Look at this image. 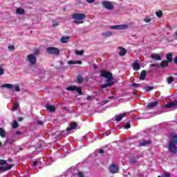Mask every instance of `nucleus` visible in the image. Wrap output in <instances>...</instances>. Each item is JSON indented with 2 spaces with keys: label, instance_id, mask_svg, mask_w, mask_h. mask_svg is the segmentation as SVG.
<instances>
[{
  "label": "nucleus",
  "instance_id": "4468645a",
  "mask_svg": "<svg viewBox=\"0 0 177 177\" xmlns=\"http://www.w3.org/2000/svg\"><path fill=\"white\" fill-rule=\"evenodd\" d=\"M78 127V124L77 122H73L69 127L66 129L67 132H70V131H73V129H75Z\"/></svg>",
  "mask_w": 177,
  "mask_h": 177
},
{
  "label": "nucleus",
  "instance_id": "5fc2aeb1",
  "mask_svg": "<svg viewBox=\"0 0 177 177\" xmlns=\"http://www.w3.org/2000/svg\"><path fill=\"white\" fill-rule=\"evenodd\" d=\"M57 26H59V23H55L53 25V27H57Z\"/></svg>",
  "mask_w": 177,
  "mask_h": 177
},
{
  "label": "nucleus",
  "instance_id": "7ed1b4c3",
  "mask_svg": "<svg viewBox=\"0 0 177 177\" xmlns=\"http://www.w3.org/2000/svg\"><path fill=\"white\" fill-rule=\"evenodd\" d=\"M101 75L102 77H104L105 78H106V84H109L110 86H111V85H114V82H113V73H109L105 71H102Z\"/></svg>",
  "mask_w": 177,
  "mask_h": 177
},
{
  "label": "nucleus",
  "instance_id": "79ce46f5",
  "mask_svg": "<svg viewBox=\"0 0 177 177\" xmlns=\"http://www.w3.org/2000/svg\"><path fill=\"white\" fill-rule=\"evenodd\" d=\"M107 86H110V84H104L102 85V88L104 89V88H107Z\"/></svg>",
  "mask_w": 177,
  "mask_h": 177
},
{
  "label": "nucleus",
  "instance_id": "aec40b11",
  "mask_svg": "<svg viewBox=\"0 0 177 177\" xmlns=\"http://www.w3.org/2000/svg\"><path fill=\"white\" fill-rule=\"evenodd\" d=\"M146 74H147V73L146 72V71H142L140 74V80L141 81H145V78H146Z\"/></svg>",
  "mask_w": 177,
  "mask_h": 177
},
{
  "label": "nucleus",
  "instance_id": "37998d69",
  "mask_svg": "<svg viewBox=\"0 0 177 177\" xmlns=\"http://www.w3.org/2000/svg\"><path fill=\"white\" fill-rule=\"evenodd\" d=\"M41 163L38 162V161L33 162L34 167H38Z\"/></svg>",
  "mask_w": 177,
  "mask_h": 177
},
{
  "label": "nucleus",
  "instance_id": "f03ea898",
  "mask_svg": "<svg viewBox=\"0 0 177 177\" xmlns=\"http://www.w3.org/2000/svg\"><path fill=\"white\" fill-rule=\"evenodd\" d=\"M73 19H74L73 23L75 24H84V20L86 19V15L82 13H76L73 15Z\"/></svg>",
  "mask_w": 177,
  "mask_h": 177
},
{
  "label": "nucleus",
  "instance_id": "c85d7f7f",
  "mask_svg": "<svg viewBox=\"0 0 177 177\" xmlns=\"http://www.w3.org/2000/svg\"><path fill=\"white\" fill-rule=\"evenodd\" d=\"M167 66H168V61L167 60L162 61V62L160 63V66L164 68V67H167Z\"/></svg>",
  "mask_w": 177,
  "mask_h": 177
},
{
  "label": "nucleus",
  "instance_id": "cd10ccee",
  "mask_svg": "<svg viewBox=\"0 0 177 177\" xmlns=\"http://www.w3.org/2000/svg\"><path fill=\"white\" fill-rule=\"evenodd\" d=\"M166 59H167V62L169 63H171L172 62V54L169 53L166 55Z\"/></svg>",
  "mask_w": 177,
  "mask_h": 177
},
{
  "label": "nucleus",
  "instance_id": "a18cd8bd",
  "mask_svg": "<svg viewBox=\"0 0 177 177\" xmlns=\"http://www.w3.org/2000/svg\"><path fill=\"white\" fill-rule=\"evenodd\" d=\"M125 129H129L131 128V124H127L124 125Z\"/></svg>",
  "mask_w": 177,
  "mask_h": 177
},
{
  "label": "nucleus",
  "instance_id": "dca6fc26",
  "mask_svg": "<svg viewBox=\"0 0 177 177\" xmlns=\"http://www.w3.org/2000/svg\"><path fill=\"white\" fill-rule=\"evenodd\" d=\"M157 104H158V101H156V102H151L149 103L147 107V109H154V107L157 106Z\"/></svg>",
  "mask_w": 177,
  "mask_h": 177
},
{
  "label": "nucleus",
  "instance_id": "c756f323",
  "mask_svg": "<svg viewBox=\"0 0 177 177\" xmlns=\"http://www.w3.org/2000/svg\"><path fill=\"white\" fill-rule=\"evenodd\" d=\"M19 102H15L14 103V106H13V109H12V111H16L19 109Z\"/></svg>",
  "mask_w": 177,
  "mask_h": 177
},
{
  "label": "nucleus",
  "instance_id": "20e7f679",
  "mask_svg": "<svg viewBox=\"0 0 177 177\" xmlns=\"http://www.w3.org/2000/svg\"><path fill=\"white\" fill-rule=\"evenodd\" d=\"M46 52L50 55H57V56L60 55V50L55 47H48L46 48Z\"/></svg>",
  "mask_w": 177,
  "mask_h": 177
},
{
  "label": "nucleus",
  "instance_id": "473e14b6",
  "mask_svg": "<svg viewBox=\"0 0 177 177\" xmlns=\"http://www.w3.org/2000/svg\"><path fill=\"white\" fill-rule=\"evenodd\" d=\"M156 15L157 17H162V12L161 10L156 11Z\"/></svg>",
  "mask_w": 177,
  "mask_h": 177
},
{
  "label": "nucleus",
  "instance_id": "4c0bfd02",
  "mask_svg": "<svg viewBox=\"0 0 177 177\" xmlns=\"http://www.w3.org/2000/svg\"><path fill=\"white\" fill-rule=\"evenodd\" d=\"M144 21L145 23H150V21H151V19L149 17H147V18L144 19Z\"/></svg>",
  "mask_w": 177,
  "mask_h": 177
},
{
  "label": "nucleus",
  "instance_id": "864d4df0",
  "mask_svg": "<svg viewBox=\"0 0 177 177\" xmlns=\"http://www.w3.org/2000/svg\"><path fill=\"white\" fill-rule=\"evenodd\" d=\"M75 63H76L75 64H82V61H77V62H76Z\"/></svg>",
  "mask_w": 177,
  "mask_h": 177
},
{
  "label": "nucleus",
  "instance_id": "0e129e2a",
  "mask_svg": "<svg viewBox=\"0 0 177 177\" xmlns=\"http://www.w3.org/2000/svg\"><path fill=\"white\" fill-rule=\"evenodd\" d=\"M19 150H21V151H23V148H20Z\"/></svg>",
  "mask_w": 177,
  "mask_h": 177
},
{
  "label": "nucleus",
  "instance_id": "6e6552de",
  "mask_svg": "<svg viewBox=\"0 0 177 177\" xmlns=\"http://www.w3.org/2000/svg\"><path fill=\"white\" fill-rule=\"evenodd\" d=\"M129 28V26L127 24L110 26V28H111L112 30H127V28Z\"/></svg>",
  "mask_w": 177,
  "mask_h": 177
},
{
  "label": "nucleus",
  "instance_id": "6ab92c4d",
  "mask_svg": "<svg viewBox=\"0 0 177 177\" xmlns=\"http://www.w3.org/2000/svg\"><path fill=\"white\" fill-rule=\"evenodd\" d=\"M127 115V113H124L122 114H120L115 117V121H121L124 117Z\"/></svg>",
  "mask_w": 177,
  "mask_h": 177
},
{
  "label": "nucleus",
  "instance_id": "1a4fd4ad",
  "mask_svg": "<svg viewBox=\"0 0 177 177\" xmlns=\"http://www.w3.org/2000/svg\"><path fill=\"white\" fill-rule=\"evenodd\" d=\"M109 171L111 172V174H117L118 173V166L115 165H111L109 166Z\"/></svg>",
  "mask_w": 177,
  "mask_h": 177
},
{
  "label": "nucleus",
  "instance_id": "c03bdc74",
  "mask_svg": "<svg viewBox=\"0 0 177 177\" xmlns=\"http://www.w3.org/2000/svg\"><path fill=\"white\" fill-rule=\"evenodd\" d=\"M8 49L10 50H15V46H13V45L9 46Z\"/></svg>",
  "mask_w": 177,
  "mask_h": 177
},
{
  "label": "nucleus",
  "instance_id": "9d476101",
  "mask_svg": "<svg viewBox=\"0 0 177 177\" xmlns=\"http://www.w3.org/2000/svg\"><path fill=\"white\" fill-rule=\"evenodd\" d=\"M177 106V100H174L173 102H171L169 104H167L165 105V109H172V107H176Z\"/></svg>",
  "mask_w": 177,
  "mask_h": 177
},
{
  "label": "nucleus",
  "instance_id": "a19ab883",
  "mask_svg": "<svg viewBox=\"0 0 177 177\" xmlns=\"http://www.w3.org/2000/svg\"><path fill=\"white\" fill-rule=\"evenodd\" d=\"M5 164H6V160H0V165H5Z\"/></svg>",
  "mask_w": 177,
  "mask_h": 177
},
{
  "label": "nucleus",
  "instance_id": "f704fd0d",
  "mask_svg": "<svg viewBox=\"0 0 177 177\" xmlns=\"http://www.w3.org/2000/svg\"><path fill=\"white\" fill-rule=\"evenodd\" d=\"M5 74V70L2 67V65H0V76L3 75Z\"/></svg>",
  "mask_w": 177,
  "mask_h": 177
},
{
  "label": "nucleus",
  "instance_id": "f3484780",
  "mask_svg": "<svg viewBox=\"0 0 177 177\" xmlns=\"http://www.w3.org/2000/svg\"><path fill=\"white\" fill-rule=\"evenodd\" d=\"M151 57L153 60H158V61L161 60V55L158 54H151Z\"/></svg>",
  "mask_w": 177,
  "mask_h": 177
},
{
  "label": "nucleus",
  "instance_id": "e433bc0d",
  "mask_svg": "<svg viewBox=\"0 0 177 177\" xmlns=\"http://www.w3.org/2000/svg\"><path fill=\"white\" fill-rule=\"evenodd\" d=\"M13 88H15L16 92H20V87L19 86V85H16L15 86H14Z\"/></svg>",
  "mask_w": 177,
  "mask_h": 177
},
{
  "label": "nucleus",
  "instance_id": "8fccbe9b",
  "mask_svg": "<svg viewBox=\"0 0 177 177\" xmlns=\"http://www.w3.org/2000/svg\"><path fill=\"white\" fill-rule=\"evenodd\" d=\"M68 64H70V65H71V64H75V62H73V61H68Z\"/></svg>",
  "mask_w": 177,
  "mask_h": 177
},
{
  "label": "nucleus",
  "instance_id": "f8f14e48",
  "mask_svg": "<svg viewBox=\"0 0 177 177\" xmlns=\"http://www.w3.org/2000/svg\"><path fill=\"white\" fill-rule=\"evenodd\" d=\"M46 109L50 113H55V111H56V108L55 107V106L50 104H46Z\"/></svg>",
  "mask_w": 177,
  "mask_h": 177
},
{
  "label": "nucleus",
  "instance_id": "2f4dec72",
  "mask_svg": "<svg viewBox=\"0 0 177 177\" xmlns=\"http://www.w3.org/2000/svg\"><path fill=\"white\" fill-rule=\"evenodd\" d=\"M77 81L79 84H82V82H84V77H82V76H78L77 77Z\"/></svg>",
  "mask_w": 177,
  "mask_h": 177
},
{
  "label": "nucleus",
  "instance_id": "58836bf2",
  "mask_svg": "<svg viewBox=\"0 0 177 177\" xmlns=\"http://www.w3.org/2000/svg\"><path fill=\"white\" fill-rule=\"evenodd\" d=\"M165 177H171V173L165 171L164 172Z\"/></svg>",
  "mask_w": 177,
  "mask_h": 177
},
{
  "label": "nucleus",
  "instance_id": "ddd939ff",
  "mask_svg": "<svg viewBox=\"0 0 177 177\" xmlns=\"http://www.w3.org/2000/svg\"><path fill=\"white\" fill-rule=\"evenodd\" d=\"M149 145H151V140H142V141H140L138 143V146H140V147L149 146Z\"/></svg>",
  "mask_w": 177,
  "mask_h": 177
},
{
  "label": "nucleus",
  "instance_id": "393cba45",
  "mask_svg": "<svg viewBox=\"0 0 177 177\" xmlns=\"http://www.w3.org/2000/svg\"><path fill=\"white\" fill-rule=\"evenodd\" d=\"M0 136L1 138H5L6 136V132L3 128L0 127Z\"/></svg>",
  "mask_w": 177,
  "mask_h": 177
},
{
  "label": "nucleus",
  "instance_id": "052dcab7",
  "mask_svg": "<svg viewBox=\"0 0 177 177\" xmlns=\"http://www.w3.org/2000/svg\"><path fill=\"white\" fill-rule=\"evenodd\" d=\"M109 99H114V96L109 97Z\"/></svg>",
  "mask_w": 177,
  "mask_h": 177
},
{
  "label": "nucleus",
  "instance_id": "6e6d98bb",
  "mask_svg": "<svg viewBox=\"0 0 177 177\" xmlns=\"http://www.w3.org/2000/svg\"><path fill=\"white\" fill-rule=\"evenodd\" d=\"M15 135H21V132L20 131H16Z\"/></svg>",
  "mask_w": 177,
  "mask_h": 177
},
{
  "label": "nucleus",
  "instance_id": "f257e3e1",
  "mask_svg": "<svg viewBox=\"0 0 177 177\" xmlns=\"http://www.w3.org/2000/svg\"><path fill=\"white\" fill-rule=\"evenodd\" d=\"M177 136L174 135L171 136V140L169 144V150L171 154H176L177 153Z\"/></svg>",
  "mask_w": 177,
  "mask_h": 177
},
{
  "label": "nucleus",
  "instance_id": "423d86ee",
  "mask_svg": "<svg viewBox=\"0 0 177 177\" xmlns=\"http://www.w3.org/2000/svg\"><path fill=\"white\" fill-rule=\"evenodd\" d=\"M66 91H76L79 95H82V88L81 87H77L75 86H69L66 87Z\"/></svg>",
  "mask_w": 177,
  "mask_h": 177
},
{
  "label": "nucleus",
  "instance_id": "bb28decb",
  "mask_svg": "<svg viewBox=\"0 0 177 177\" xmlns=\"http://www.w3.org/2000/svg\"><path fill=\"white\" fill-rule=\"evenodd\" d=\"M167 84H172V82H174V81H175V79L174 78V77L170 76L167 78Z\"/></svg>",
  "mask_w": 177,
  "mask_h": 177
},
{
  "label": "nucleus",
  "instance_id": "49530a36",
  "mask_svg": "<svg viewBox=\"0 0 177 177\" xmlns=\"http://www.w3.org/2000/svg\"><path fill=\"white\" fill-rule=\"evenodd\" d=\"M132 86L133 88H138V86H139V84L134 83V84H132Z\"/></svg>",
  "mask_w": 177,
  "mask_h": 177
},
{
  "label": "nucleus",
  "instance_id": "a878e982",
  "mask_svg": "<svg viewBox=\"0 0 177 177\" xmlns=\"http://www.w3.org/2000/svg\"><path fill=\"white\" fill-rule=\"evenodd\" d=\"M15 143V140L12 138H7L6 140V145H13Z\"/></svg>",
  "mask_w": 177,
  "mask_h": 177
},
{
  "label": "nucleus",
  "instance_id": "5701e85b",
  "mask_svg": "<svg viewBox=\"0 0 177 177\" xmlns=\"http://www.w3.org/2000/svg\"><path fill=\"white\" fill-rule=\"evenodd\" d=\"M16 13L17 15H24L25 13L24 9L21 8H17Z\"/></svg>",
  "mask_w": 177,
  "mask_h": 177
},
{
  "label": "nucleus",
  "instance_id": "13d9d810",
  "mask_svg": "<svg viewBox=\"0 0 177 177\" xmlns=\"http://www.w3.org/2000/svg\"><path fill=\"white\" fill-rule=\"evenodd\" d=\"M174 62L176 63V64H177V57L174 58Z\"/></svg>",
  "mask_w": 177,
  "mask_h": 177
},
{
  "label": "nucleus",
  "instance_id": "e2e57ef3",
  "mask_svg": "<svg viewBox=\"0 0 177 177\" xmlns=\"http://www.w3.org/2000/svg\"><path fill=\"white\" fill-rule=\"evenodd\" d=\"M94 68H97V66L94 65Z\"/></svg>",
  "mask_w": 177,
  "mask_h": 177
},
{
  "label": "nucleus",
  "instance_id": "774afa93",
  "mask_svg": "<svg viewBox=\"0 0 177 177\" xmlns=\"http://www.w3.org/2000/svg\"><path fill=\"white\" fill-rule=\"evenodd\" d=\"M0 171H2V169H1V167H0Z\"/></svg>",
  "mask_w": 177,
  "mask_h": 177
},
{
  "label": "nucleus",
  "instance_id": "69168bd1",
  "mask_svg": "<svg viewBox=\"0 0 177 177\" xmlns=\"http://www.w3.org/2000/svg\"><path fill=\"white\" fill-rule=\"evenodd\" d=\"M1 146H2V142H0V147H1Z\"/></svg>",
  "mask_w": 177,
  "mask_h": 177
},
{
  "label": "nucleus",
  "instance_id": "bf43d9fd",
  "mask_svg": "<svg viewBox=\"0 0 177 177\" xmlns=\"http://www.w3.org/2000/svg\"><path fill=\"white\" fill-rule=\"evenodd\" d=\"M18 121H23V118H18Z\"/></svg>",
  "mask_w": 177,
  "mask_h": 177
},
{
  "label": "nucleus",
  "instance_id": "de8ad7c7",
  "mask_svg": "<svg viewBox=\"0 0 177 177\" xmlns=\"http://www.w3.org/2000/svg\"><path fill=\"white\" fill-rule=\"evenodd\" d=\"M97 151L100 153V154H103V153H104V150L103 149H98Z\"/></svg>",
  "mask_w": 177,
  "mask_h": 177
},
{
  "label": "nucleus",
  "instance_id": "39448f33",
  "mask_svg": "<svg viewBox=\"0 0 177 177\" xmlns=\"http://www.w3.org/2000/svg\"><path fill=\"white\" fill-rule=\"evenodd\" d=\"M27 59L32 66L37 64V57L34 54H29L27 56Z\"/></svg>",
  "mask_w": 177,
  "mask_h": 177
},
{
  "label": "nucleus",
  "instance_id": "c9c22d12",
  "mask_svg": "<svg viewBox=\"0 0 177 177\" xmlns=\"http://www.w3.org/2000/svg\"><path fill=\"white\" fill-rule=\"evenodd\" d=\"M75 54L78 55L79 56H81V55H84V50H80V51L76 50Z\"/></svg>",
  "mask_w": 177,
  "mask_h": 177
},
{
  "label": "nucleus",
  "instance_id": "a211bd4d",
  "mask_svg": "<svg viewBox=\"0 0 177 177\" xmlns=\"http://www.w3.org/2000/svg\"><path fill=\"white\" fill-rule=\"evenodd\" d=\"M113 32L108 31V32H102V35L104 37V38H109V37L113 36Z\"/></svg>",
  "mask_w": 177,
  "mask_h": 177
},
{
  "label": "nucleus",
  "instance_id": "ea45409f",
  "mask_svg": "<svg viewBox=\"0 0 177 177\" xmlns=\"http://www.w3.org/2000/svg\"><path fill=\"white\" fill-rule=\"evenodd\" d=\"M149 67L153 68V67H158V64H150Z\"/></svg>",
  "mask_w": 177,
  "mask_h": 177
},
{
  "label": "nucleus",
  "instance_id": "412c9836",
  "mask_svg": "<svg viewBox=\"0 0 177 177\" xmlns=\"http://www.w3.org/2000/svg\"><path fill=\"white\" fill-rule=\"evenodd\" d=\"M1 88H6L7 89H13L14 86L12 84H4L1 85Z\"/></svg>",
  "mask_w": 177,
  "mask_h": 177
},
{
  "label": "nucleus",
  "instance_id": "4be33fe9",
  "mask_svg": "<svg viewBox=\"0 0 177 177\" xmlns=\"http://www.w3.org/2000/svg\"><path fill=\"white\" fill-rule=\"evenodd\" d=\"M11 168H13V165H8L6 167H1V171H9Z\"/></svg>",
  "mask_w": 177,
  "mask_h": 177
},
{
  "label": "nucleus",
  "instance_id": "2eb2a0df",
  "mask_svg": "<svg viewBox=\"0 0 177 177\" xmlns=\"http://www.w3.org/2000/svg\"><path fill=\"white\" fill-rule=\"evenodd\" d=\"M118 49H120L119 56H125V55H127V50H125V48L120 46Z\"/></svg>",
  "mask_w": 177,
  "mask_h": 177
},
{
  "label": "nucleus",
  "instance_id": "7c9ffc66",
  "mask_svg": "<svg viewBox=\"0 0 177 177\" xmlns=\"http://www.w3.org/2000/svg\"><path fill=\"white\" fill-rule=\"evenodd\" d=\"M12 127L14 129H16V128L19 127V123H17V121L14 120L12 124Z\"/></svg>",
  "mask_w": 177,
  "mask_h": 177
},
{
  "label": "nucleus",
  "instance_id": "09e8293b",
  "mask_svg": "<svg viewBox=\"0 0 177 177\" xmlns=\"http://www.w3.org/2000/svg\"><path fill=\"white\" fill-rule=\"evenodd\" d=\"M88 3H93L95 2V0H86Z\"/></svg>",
  "mask_w": 177,
  "mask_h": 177
},
{
  "label": "nucleus",
  "instance_id": "72a5a7b5",
  "mask_svg": "<svg viewBox=\"0 0 177 177\" xmlns=\"http://www.w3.org/2000/svg\"><path fill=\"white\" fill-rule=\"evenodd\" d=\"M145 92H150V91H152V89H153V87L151 86H147L144 88Z\"/></svg>",
  "mask_w": 177,
  "mask_h": 177
},
{
  "label": "nucleus",
  "instance_id": "3c124183",
  "mask_svg": "<svg viewBox=\"0 0 177 177\" xmlns=\"http://www.w3.org/2000/svg\"><path fill=\"white\" fill-rule=\"evenodd\" d=\"M34 55H38V53H39V50H38V49H37V50H35V51H34Z\"/></svg>",
  "mask_w": 177,
  "mask_h": 177
},
{
  "label": "nucleus",
  "instance_id": "680f3d73",
  "mask_svg": "<svg viewBox=\"0 0 177 177\" xmlns=\"http://www.w3.org/2000/svg\"><path fill=\"white\" fill-rule=\"evenodd\" d=\"M8 161L9 162H11L12 159H8Z\"/></svg>",
  "mask_w": 177,
  "mask_h": 177
},
{
  "label": "nucleus",
  "instance_id": "0eeeda50",
  "mask_svg": "<svg viewBox=\"0 0 177 177\" xmlns=\"http://www.w3.org/2000/svg\"><path fill=\"white\" fill-rule=\"evenodd\" d=\"M102 5L104 6V8H105V9H107L108 10H113V9H114V6L110 1H103Z\"/></svg>",
  "mask_w": 177,
  "mask_h": 177
},
{
  "label": "nucleus",
  "instance_id": "338daca9",
  "mask_svg": "<svg viewBox=\"0 0 177 177\" xmlns=\"http://www.w3.org/2000/svg\"><path fill=\"white\" fill-rule=\"evenodd\" d=\"M176 35L177 36V31L175 32Z\"/></svg>",
  "mask_w": 177,
  "mask_h": 177
},
{
  "label": "nucleus",
  "instance_id": "4d7b16f0",
  "mask_svg": "<svg viewBox=\"0 0 177 177\" xmlns=\"http://www.w3.org/2000/svg\"><path fill=\"white\" fill-rule=\"evenodd\" d=\"M92 99V96H88L86 100H91Z\"/></svg>",
  "mask_w": 177,
  "mask_h": 177
},
{
  "label": "nucleus",
  "instance_id": "9b49d317",
  "mask_svg": "<svg viewBox=\"0 0 177 177\" xmlns=\"http://www.w3.org/2000/svg\"><path fill=\"white\" fill-rule=\"evenodd\" d=\"M132 67H133V70H135V71H138V70H140V64H139V61H136L133 62Z\"/></svg>",
  "mask_w": 177,
  "mask_h": 177
},
{
  "label": "nucleus",
  "instance_id": "603ef678",
  "mask_svg": "<svg viewBox=\"0 0 177 177\" xmlns=\"http://www.w3.org/2000/svg\"><path fill=\"white\" fill-rule=\"evenodd\" d=\"M38 125H42L44 123L41 120H37Z\"/></svg>",
  "mask_w": 177,
  "mask_h": 177
},
{
  "label": "nucleus",
  "instance_id": "b1692460",
  "mask_svg": "<svg viewBox=\"0 0 177 177\" xmlns=\"http://www.w3.org/2000/svg\"><path fill=\"white\" fill-rule=\"evenodd\" d=\"M69 41H70V37H66L61 38L62 44H67V42H69Z\"/></svg>",
  "mask_w": 177,
  "mask_h": 177
}]
</instances>
